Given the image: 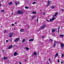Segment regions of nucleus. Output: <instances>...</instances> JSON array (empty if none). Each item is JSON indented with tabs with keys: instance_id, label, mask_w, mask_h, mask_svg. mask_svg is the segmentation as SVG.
<instances>
[{
	"instance_id": "a211bd4d",
	"label": "nucleus",
	"mask_w": 64,
	"mask_h": 64,
	"mask_svg": "<svg viewBox=\"0 0 64 64\" xmlns=\"http://www.w3.org/2000/svg\"><path fill=\"white\" fill-rule=\"evenodd\" d=\"M37 53L36 52H34V55H37Z\"/></svg>"
},
{
	"instance_id": "aec40b11",
	"label": "nucleus",
	"mask_w": 64,
	"mask_h": 64,
	"mask_svg": "<svg viewBox=\"0 0 64 64\" xmlns=\"http://www.w3.org/2000/svg\"><path fill=\"white\" fill-rule=\"evenodd\" d=\"M8 4L10 5H11L12 4V2H10L9 3H8Z\"/></svg>"
},
{
	"instance_id": "f3484780",
	"label": "nucleus",
	"mask_w": 64,
	"mask_h": 64,
	"mask_svg": "<svg viewBox=\"0 0 64 64\" xmlns=\"http://www.w3.org/2000/svg\"><path fill=\"white\" fill-rule=\"evenodd\" d=\"M60 45L61 46H62V47H64V44H61Z\"/></svg>"
},
{
	"instance_id": "3c124183",
	"label": "nucleus",
	"mask_w": 64,
	"mask_h": 64,
	"mask_svg": "<svg viewBox=\"0 0 64 64\" xmlns=\"http://www.w3.org/2000/svg\"><path fill=\"white\" fill-rule=\"evenodd\" d=\"M1 4H0V7H1Z\"/></svg>"
},
{
	"instance_id": "b1692460",
	"label": "nucleus",
	"mask_w": 64,
	"mask_h": 64,
	"mask_svg": "<svg viewBox=\"0 0 64 64\" xmlns=\"http://www.w3.org/2000/svg\"><path fill=\"white\" fill-rule=\"evenodd\" d=\"M64 57V54H62V58H63Z\"/></svg>"
},
{
	"instance_id": "1a4fd4ad",
	"label": "nucleus",
	"mask_w": 64,
	"mask_h": 64,
	"mask_svg": "<svg viewBox=\"0 0 64 64\" xmlns=\"http://www.w3.org/2000/svg\"><path fill=\"white\" fill-rule=\"evenodd\" d=\"M57 15H58V13H56L54 15V16L53 17H56Z\"/></svg>"
},
{
	"instance_id": "603ef678",
	"label": "nucleus",
	"mask_w": 64,
	"mask_h": 64,
	"mask_svg": "<svg viewBox=\"0 0 64 64\" xmlns=\"http://www.w3.org/2000/svg\"><path fill=\"white\" fill-rule=\"evenodd\" d=\"M61 63H63V62H61Z\"/></svg>"
},
{
	"instance_id": "bb28decb",
	"label": "nucleus",
	"mask_w": 64,
	"mask_h": 64,
	"mask_svg": "<svg viewBox=\"0 0 64 64\" xmlns=\"http://www.w3.org/2000/svg\"><path fill=\"white\" fill-rule=\"evenodd\" d=\"M35 3H36V2H33V3H32V4H35Z\"/></svg>"
},
{
	"instance_id": "c85d7f7f",
	"label": "nucleus",
	"mask_w": 64,
	"mask_h": 64,
	"mask_svg": "<svg viewBox=\"0 0 64 64\" xmlns=\"http://www.w3.org/2000/svg\"><path fill=\"white\" fill-rule=\"evenodd\" d=\"M50 41H53V40L52 39H50Z\"/></svg>"
},
{
	"instance_id": "f03ea898",
	"label": "nucleus",
	"mask_w": 64,
	"mask_h": 64,
	"mask_svg": "<svg viewBox=\"0 0 64 64\" xmlns=\"http://www.w3.org/2000/svg\"><path fill=\"white\" fill-rule=\"evenodd\" d=\"M56 43H59V42H58V41L54 40V47H55V46H56Z\"/></svg>"
},
{
	"instance_id": "052dcab7",
	"label": "nucleus",
	"mask_w": 64,
	"mask_h": 64,
	"mask_svg": "<svg viewBox=\"0 0 64 64\" xmlns=\"http://www.w3.org/2000/svg\"><path fill=\"white\" fill-rule=\"evenodd\" d=\"M23 23H24V22H23Z\"/></svg>"
},
{
	"instance_id": "72a5a7b5",
	"label": "nucleus",
	"mask_w": 64,
	"mask_h": 64,
	"mask_svg": "<svg viewBox=\"0 0 64 64\" xmlns=\"http://www.w3.org/2000/svg\"><path fill=\"white\" fill-rule=\"evenodd\" d=\"M6 30H5L4 31V33H6Z\"/></svg>"
},
{
	"instance_id": "20e7f679",
	"label": "nucleus",
	"mask_w": 64,
	"mask_h": 64,
	"mask_svg": "<svg viewBox=\"0 0 64 64\" xmlns=\"http://www.w3.org/2000/svg\"><path fill=\"white\" fill-rule=\"evenodd\" d=\"M20 40V39L19 38H16L15 39V40L14 41L15 42H17L19 41Z\"/></svg>"
},
{
	"instance_id": "ddd939ff",
	"label": "nucleus",
	"mask_w": 64,
	"mask_h": 64,
	"mask_svg": "<svg viewBox=\"0 0 64 64\" xmlns=\"http://www.w3.org/2000/svg\"><path fill=\"white\" fill-rule=\"evenodd\" d=\"M57 31V30H56H56L52 29V33H53V32H54V31Z\"/></svg>"
},
{
	"instance_id": "9d476101",
	"label": "nucleus",
	"mask_w": 64,
	"mask_h": 64,
	"mask_svg": "<svg viewBox=\"0 0 64 64\" xmlns=\"http://www.w3.org/2000/svg\"><path fill=\"white\" fill-rule=\"evenodd\" d=\"M2 59L4 60H6V59H7V58L4 57L2 58Z\"/></svg>"
},
{
	"instance_id": "393cba45",
	"label": "nucleus",
	"mask_w": 64,
	"mask_h": 64,
	"mask_svg": "<svg viewBox=\"0 0 64 64\" xmlns=\"http://www.w3.org/2000/svg\"><path fill=\"white\" fill-rule=\"evenodd\" d=\"M60 37H63V36H63V35H60Z\"/></svg>"
},
{
	"instance_id": "7ed1b4c3",
	"label": "nucleus",
	"mask_w": 64,
	"mask_h": 64,
	"mask_svg": "<svg viewBox=\"0 0 64 64\" xmlns=\"http://www.w3.org/2000/svg\"><path fill=\"white\" fill-rule=\"evenodd\" d=\"M46 24L42 25V26L41 27V29H44L45 28V27H46Z\"/></svg>"
},
{
	"instance_id": "2eb2a0df",
	"label": "nucleus",
	"mask_w": 64,
	"mask_h": 64,
	"mask_svg": "<svg viewBox=\"0 0 64 64\" xmlns=\"http://www.w3.org/2000/svg\"><path fill=\"white\" fill-rule=\"evenodd\" d=\"M24 31V29H21L20 30V32H23Z\"/></svg>"
},
{
	"instance_id": "8fccbe9b",
	"label": "nucleus",
	"mask_w": 64,
	"mask_h": 64,
	"mask_svg": "<svg viewBox=\"0 0 64 64\" xmlns=\"http://www.w3.org/2000/svg\"><path fill=\"white\" fill-rule=\"evenodd\" d=\"M40 30H38V31H40Z\"/></svg>"
},
{
	"instance_id": "6e6552de",
	"label": "nucleus",
	"mask_w": 64,
	"mask_h": 64,
	"mask_svg": "<svg viewBox=\"0 0 64 64\" xmlns=\"http://www.w3.org/2000/svg\"><path fill=\"white\" fill-rule=\"evenodd\" d=\"M50 4V1H48V6H49Z\"/></svg>"
},
{
	"instance_id": "2f4dec72",
	"label": "nucleus",
	"mask_w": 64,
	"mask_h": 64,
	"mask_svg": "<svg viewBox=\"0 0 64 64\" xmlns=\"http://www.w3.org/2000/svg\"><path fill=\"white\" fill-rule=\"evenodd\" d=\"M12 39L11 38H10V41H12Z\"/></svg>"
},
{
	"instance_id": "13d9d810",
	"label": "nucleus",
	"mask_w": 64,
	"mask_h": 64,
	"mask_svg": "<svg viewBox=\"0 0 64 64\" xmlns=\"http://www.w3.org/2000/svg\"><path fill=\"white\" fill-rule=\"evenodd\" d=\"M49 64L48 63V64Z\"/></svg>"
},
{
	"instance_id": "39448f33",
	"label": "nucleus",
	"mask_w": 64,
	"mask_h": 64,
	"mask_svg": "<svg viewBox=\"0 0 64 64\" xmlns=\"http://www.w3.org/2000/svg\"><path fill=\"white\" fill-rule=\"evenodd\" d=\"M55 19V18H54V17H53V18L52 19H50V22H52V21H53V20H54Z\"/></svg>"
},
{
	"instance_id": "4be33fe9",
	"label": "nucleus",
	"mask_w": 64,
	"mask_h": 64,
	"mask_svg": "<svg viewBox=\"0 0 64 64\" xmlns=\"http://www.w3.org/2000/svg\"><path fill=\"white\" fill-rule=\"evenodd\" d=\"M26 49L27 50H29V49L28 47H26Z\"/></svg>"
},
{
	"instance_id": "79ce46f5",
	"label": "nucleus",
	"mask_w": 64,
	"mask_h": 64,
	"mask_svg": "<svg viewBox=\"0 0 64 64\" xmlns=\"http://www.w3.org/2000/svg\"><path fill=\"white\" fill-rule=\"evenodd\" d=\"M15 24H17V22H15Z\"/></svg>"
},
{
	"instance_id": "09e8293b",
	"label": "nucleus",
	"mask_w": 64,
	"mask_h": 64,
	"mask_svg": "<svg viewBox=\"0 0 64 64\" xmlns=\"http://www.w3.org/2000/svg\"><path fill=\"white\" fill-rule=\"evenodd\" d=\"M49 61H50L51 60H50V59H49Z\"/></svg>"
},
{
	"instance_id": "bf43d9fd",
	"label": "nucleus",
	"mask_w": 64,
	"mask_h": 64,
	"mask_svg": "<svg viewBox=\"0 0 64 64\" xmlns=\"http://www.w3.org/2000/svg\"><path fill=\"white\" fill-rule=\"evenodd\" d=\"M1 27H2V26H1Z\"/></svg>"
},
{
	"instance_id": "4c0bfd02",
	"label": "nucleus",
	"mask_w": 64,
	"mask_h": 64,
	"mask_svg": "<svg viewBox=\"0 0 64 64\" xmlns=\"http://www.w3.org/2000/svg\"><path fill=\"white\" fill-rule=\"evenodd\" d=\"M46 20L47 22H49V20H47V19H46Z\"/></svg>"
},
{
	"instance_id": "6ab92c4d",
	"label": "nucleus",
	"mask_w": 64,
	"mask_h": 64,
	"mask_svg": "<svg viewBox=\"0 0 64 64\" xmlns=\"http://www.w3.org/2000/svg\"><path fill=\"white\" fill-rule=\"evenodd\" d=\"M25 39H24L23 40H22V42L23 43V42H25Z\"/></svg>"
},
{
	"instance_id": "f704fd0d",
	"label": "nucleus",
	"mask_w": 64,
	"mask_h": 64,
	"mask_svg": "<svg viewBox=\"0 0 64 64\" xmlns=\"http://www.w3.org/2000/svg\"><path fill=\"white\" fill-rule=\"evenodd\" d=\"M35 17V16H34L32 17V18H34Z\"/></svg>"
},
{
	"instance_id": "37998d69",
	"label": "nucleus",
	"mask_w": 64,
	"mask_h": 64,
	"mask_svg": "<svg viewBox=\"0 0 64 64\" xmlns=\"http://www.w3.org/2000/svg\"><path fill=\"white\" fill-rule=\"evenodd\" d=\"M44 36H42V38H44Z\"/></svg>"
},
{
	"instance_id": "f257e3e1",
	"label": "nucleus",
	"mask_w": 64,
	"mask_h": 64,
	"mask_svg": "<svg viewBox=\"0 0 64 64\" xmlns=\"http://www.w3.org/2000/svg\"><path fill=\"white\" fill-rule=\"evenodd\" d=\"M24 12L22 11H18L17 12V14H23L24 13Z\"/></svg>"
},
{
	"instance_id": "5fc2aeb1",
	"label": "nucleus",
	"mask_w": 64,
	"mask_h": 64,
	"mask_svg": "<svg viewBox=\"0 0 64 64\" xmlns=\"http://www.w3.org/2000/svg\"><path fill=\"white\" fill-rule=\"evenodd\" d=\"M14 30H15V29L14 28Z\"/></svg>"
},
{
	"instance_id": "f8f14e48",
	"label": "nucleus",
	"mask_w": 64,
	"mask_h": 64,
	"mask_svg": "<svg viewBox=\"0 0 64 64\" xmlns=\"http://www.w3.org/2000/svg\"><path fill=\"white\" fill-rule=\"evenodd\" d=\"M33 41H34V40L33 39H31L29 40V41L30 42Z\"/></svg>"
},
{
	"instance_id": "473e14b6",
	"label": "nucleus",
	"mask_w": 64,
	"mask_h": 64,
	"mask_svg": "<svg viewBox=\"0 0 64 64\" xmlns=\"http://www.w3.org/2000/svg\"><path fill=\"white\" fill-rule=\"evenodd\" d=\"M58 63H59V62H60V61L59 60H58Z\"/></svg>"
},
{
	"instance_id": "a878e982",
	"label": "nucleus",
	"mask_w": 64,
	"mask_h": 64,
	"mask_svg": "<svg viewBox=\"0 0 64 64\" xmlns=\"http://www.w3.org/2000/svg\"><path fill=\"white\" fill-rule=\"evenodd\" d=\"M26 4H28V3H29V2H28V1H27V0H26Z\"/></svg>"
},
{
	"instance_id": "c9c22d12",
	"label": "nucleus",
	"mask_w": 64,
	"mask_h": 64,
	"mask_svg": "<svg viewBox=\"0 0 64 64\" xmlns=\"http://www.w3.org/2000/svg\"><path fill=\"white\" fill-rule=\"evenodd\" d=\"M6 42H9V41L8 40H6Z\"/></svg>"
},
{
	"instance_id": "49530a36",
	"label": "nucleus",
	"mask_w": 64,
	"mask_h": 64,
	"mask_svg": "<svg viewBox=\"0 0 64 64\" xmlns=\"http://www.w3.org/2000/svg\"><path fill=\"white\" fill-rule=\"evenodd\" d=\"M59 30H58V33H59Z\"/></svg>"
},
{
	"instance_id": "ea45409f",
	"label": "nucleus",
	"mask_w": 64,
	"mask_h": 64,
	"mask_svg": "<svg viewBox=\"0 0 64 64\" xmlns=\"http://www.w3.org/2000/svg\"><path fill=\"white\" fill-rule=\"evenodd\" d=\"M38 18L37 19V22H38Z\"/></svg>"
},
{
	"instance_id": "4468645a",
	"label": "nucleus",
	"mask_w": 64,
	"mask_h": 64,
	"mask_svg": "<svg viewBox=\"0 0 64 64\" xmlns=\"http://www.w3.org/2000/svg\"><path fill=\"white\" fill-rule=\"evenodd\" d=\"M14 56H16L17 55V53L16 52H15L14 54Z\"/></svg>"
},
{
	"instance_id": "a19ab883",
	"label": "nucleus",
	"mask_w": 64,
	"mask_h": 64,
	"mask_svg": "<svg viewBox=\"0 0 64 64\" xmlns=\"http://www.w3.org/2000/svg\"><path fill=\"white\" fill-rule=\"evenodd\" d=\"M12 26H14V24H12Z\"/></svg>"
},
{
	"instance_id": "680f3d73",
	"label": "nucleus",
	"mask_w": 64,
	"mask_h": 64,
	"mask_svg": "<svg viewBox=\"0 0 64 64\" xmlns=\"http://www.w3.org/2000/svg\"><path fill=\"white\" fill-rule=\"evenodd\" d=\"M41 44H42V43H41Z\"/></svg>"
},
{
	"instance_id": "7c9ffc66",
	"label": "nucleus",
	"mask_w": 64,
	"mask_h": 64,
	"mask_svg": "<svg viewBox=\"0 0 64 64\" xmlns=\"http://www.w3.org/2000/svg\"><path fill=\"white\" fill-rule=\"evenodd\" d=\"M1 12H4V10H1Z\"/></svg>"
},
{
	"instance_id": "4d7b16f0",
	"label": "nucleus",
	"mask_w": 64,
	"mask_h": 64,
	"mask_svg": "<svg viewBox=\"0 0 64 64\" xmlns=\"http://www.w3.org/2000/svg\"><path fill=\"white\" fill-rule=\"evenodd\" d=\"M12 15L13 14V13H12Z\"/></svg>"
},
{
	"instance_id": "864d4df0",
	"label": "nucleus",
	"mask_w": 64,
	"mask_h": 64,
	"mask_svg": "<svg viewBox=\"0 0 64 64\" xmlns=\"http://www.w3.org/2000/svg\"><path fill=\"white\" fill-rule=\"evenodd\" d=\"M24 61L25 62H26V61H27V60H24Z\"/></svg>"
},
{
	"instance_id": "dca6fc26",
	"label": "nucleus",
	"mask_w": 64,
	"mask_h": 64,
	"mask_svg": "<svg viewBox=\"0 0 64 64\" xmlns=\"http://www.w3.org/2000/svg\"><path fill=\"white\" fill-rule=\"evenodd\" d=\"M58 56V53H57L56 54L55 58H56V57H57V56Z\"/></svg>"
},
{
	"instance_id": "c03bdc74",
	"label": "nucleus",
	"mask_w": 64,
	"mask_h": 64,
	"mask_svg": "<svg viewBox=\"0 0 64 64\" xmlns=\"http://www.w3.org/2000/svg\"><path fill=\"white\" fill-rule=\"evenodd\" d=\"M53 36H54V37H56V36L55 35H53Z\"/></svg>"
},
{
	"instance_id": "de8ad7c7",
	"label": "nucleus",
	"mask_w": 64,
	"mask_h": 64,
	"mask_svg": "<svg viewBox=\"0 0 64 64\" xmlns=\"http://www.w3.org/2000/svg\"><path fill=\"white\" fill-rule=\"evenodd\" d=\"M20 64H21V62H20Z\"/></svg>"
},
{
	"instance_id": "c756f323",
	"label": "nucleus",
	"mask_w": 64,
	"mask_h": 64,
	"mask_svg": "<svg viewBox=\"0 0 64 64\" xmlns=\"http://www.w3.org/2000/svg\"><path fill=\"white\" fill-rule=\"evenodd\" d=\"M61 47V49H63L64 48V47H63L62 46H60Z\"/></svg>"
},
{
	"instance_id": "58836bf2",
	"label": "nucleus",
	"mask_w": 64,
	"mask_h": 64,
	"mask_svg": "<svg viewBox=\"0 0 64 64\" xmlns=\"http://www.w3.org/2000/svg\"><path fill=\"white\" fill-rule=\"evenodd\" d=\"M59 29H60V27L59 26L58 28V30H59Z\"/></svg>"
},
{
	"instance_id": "6e6d98bb",
	"label": "nucleus",
	"mask_w": 64,
	"mask_h": 64,
	"mask_svg": "<svg viewBox=\"0 0 64 64\" xmlns=\"http://www.w3.org/2000/svg\"><path fill=\"white\" fill-rule=\"evenodd\" d=\"M50 63H51V61H50Z\"/></svg>"
},
{
	"instance_id": "423d86ee",
	"label": "nucleus",
	"mask_w": 64,
	"mask_h": 64,
	"mask_svg": "<svg viewBox=\"0 0 64 64\" xmlns=\"http://www.w3.org/2000/svg\"><path fill=\"white\" fill-rule=\"evenodd\" d=\"M13 33H10L9 36L10 37H11L13 36Z\"/></svg>"
},
{
	"instance_id": "412c9836",
	"label": "nucleus",
	"mask_w": 64,
	"mask_h": 64,
	"mask_svg": "<svg viewBox=\"0 0 64 64\" xmlns=\"http://www.w3.org/2000/svg\"><path fill=\"white\" fill-rule=\"evenodd\" d=\"M25 8L26 9H28V8H29L27 6H26L25 7Z\"/></svg>"
},
{
	"instance_id": "0eeeda50",
	"label": "nucleus",
	"mask_w": 64,
	"mask_h": 64,
	"mask_svg": "<svg viewBox=\"0 0 64 64\" xmlns=\"http://www.w3.org/2000/svg\"><path fill=\"white\" fill-rule=\"evenodd\" d=\"M12 46H13L12 45L10 46L8 48V49H10L12 48Z\"/></svg>"
},
{
	"instance_id": "9b49d317",
	"label": "nucleus",
	"mask_w": 64,
	"mask_h": 64,
	"mask_svg": "<svg viewBox=\"0 0 64 64\" xmlns=\"http://www.w3.org/2000/svg\"><path fill=\"white\" fill-rule=\"evenodd\" d=\"M15 4H16V6H17V4H20V3H19V2H18V3H17L16 2H15Z\"/></svg>"
},
{
	"instance_id": "cd10ccee",
	"label": "nucleus",
	"mask_w": 64,
	"mask_h": 64,
	"mask_svg": "<svg viewBox=\"0 0 64 64\" xmlns=\"http://www.w3.org/2000/svg\"><path fill=\"white\" fill-rule=\"evenodd\" d=\"M52 9H54L55 7L53 6H52Z\"/></svg>"
},
{
	"instance_id": "a18cd8bd",
	"label": "nucleus",
	"mask_w": 64,
	"mask_h": 64,
	"mask_svg": "<svg viewBox=\"0 0 64 64\" xmlns=\"http://www.w3.org/2000/svg\"><path fill=\"white\" fill-rule=\"evenodd\" d=\"M43 14L44 15H45V13H44Z\"/></svg>"
},
{
	"instance_id": "5701e85b",
	"label": "nucleus",
	"mask_w": 64,
	"mask_h": 64,
	"mask_svg": "<svg viewBox=\"0 0 64 64\" xmlns=\"http://www.w3.org/2000/svg\"><path fill=\"white\" fill-rule=\"evenodd\" d=\"M37 12H32V14H36Z\"/></svg>"
},
{
	"instance_id": "e433bc0d",
	"label": "nucleus",
	"mask_w": 64,
	"mask_h": 64,
	"mask_svg": "<svg viewBox=\"0 0 64 64\" xmlns=\"http://www.w3.org/2000/svg\"><path fill=\"white\" fill-rule=\"evenodd\" d=\"M62 11H64V9H62Z\"/></svg>"
}]
</instances>
